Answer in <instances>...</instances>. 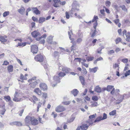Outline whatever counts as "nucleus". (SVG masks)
I'll list each match as a JSON object with an SVG mask.
<instances>
[{"mask_svg": "<svg viewBox=\"0 0 130 130\" xmlns=\"http://www.w3.org/2000/svg\"><path fill=\"white\" fill-rule=\"evenodd\" d=\"M79 5L76 1H74L72 5V8L70 11L71 14L76 12V10H79Z\"/></svg>", "mask_w": 130, "mask_h": 130, "instance_id": "f257e3e1", "label": "nucleus"}, {"mask_svg": "<svg viewBox=\"0 0 130 130\" xmlns=\"http://www.w3.org/2000/svg\"><path fill=\"white\" fill-rule=\"evenodd\" d=\"M35 78H32L28 80V82L30 83V86L32 88H34L38 84V82L35 79Z\"/></svg>", "mask_w": 130, "mask_h": 130, "instance_id": "f03ea898", "label": "nucleus"}, {"mask_svg": "<svg viewBox=\"0 0 130 130\" xmlns=\"http://www.w3.org/2000/svg\"><path fill=\"white\" fill-rule=\"evenodd\" d=\"M112 90L110 92V93L112 95L114 94L115 92V88L114 86L112 85H108L106 88V90L107 91H110Z\"/></svg>", "mask_w": 130, "mask_h": 130, "instance_id": "7ed1b4c3", "label": "nucleus"}, {"mask_svg": "<svg viewBox=\"0 0 130 130\" xmlns=\"http://www.w3.org/2000/svg\"><path fill=\"white\" fill-rule=\"evenodd\" d=\"M39 87L41 90L44 91L47 90V85L44 83H41L39 85Z\"/></svg>", "mask_w": 130, "mask_h": 130, "instance_id": "20e7f679", "label": "nucleus"}, {"mask_svg": "<svg viewBox=\"0 0 130 130\" xmlns=\"http://www.w3.org/2000/svg\"><path fill=\"white\" fill-rule=\"evenodd\" d=\"M19 95L18 92L16 91L14 95V98L13 100V101L17 102L20 101H21V99L19 98Z\"/></svg>", "mask_w": 130, "mask_h": 130, "instance_id": "39448f33", "label": "nucleus"}, {"mask_svg": "<svg viewBox=\"0 0 130 130\" xmlns=\"http://www.w3.org/2000/svg\"><path fill=\"white\" fill-rule=\"evenodd\" d=\"M66 110L65 108L62 106H59L55 108V111L57 112H61L64 111Z\"/></svg>", "mask_w": 130, "mask_h": 130, "instance_id": "423d86ee", "label": "nucleus"}, {"mask_svg": "<svg viewBox=\"0 0 130 130\" xmlns=\"http://www.w3.org/2000/svg\"><path fill=\"white\" fill-rule=\"evenodd\" d=\"M98 18L97 16L94 15L93 18L92 20V22H95V23L93 24V28H96V26L98 25V23L97 21L98 19Z\"/></svg>", "mask_w": 130, "mask_h": 130, "instance_id": "0eeeda50", "label": "nucleus"}, {"mask_svg": "<svg viewBox=\"0 0 130 130\" xmlns=\"http://www.w3.org/2000/svg\"><path fill=\"white\" fill-rule=\"evenodd\" d=\"M35 59L37 61L41 62L43 60V58L42 55L40 54L36 56L35 57Z\"/></svg>", "mask_w": 130, "mask_h": 130, "instance_id": "6e6552de", "label": "nucleus"}, {"mask_svg": "<svg viewBox=\"0 0 130 130\" xmlns=\"http://www.w3.org/2000/svg\"><path fill=\"white\" fill-rule=\"evenodd\" d=\"M93 123V122H89V124H83L82 125L80 126L82 130H87L90 124Z\"/></svg>", "mask_w": 130, "mask_h": 130, "instance_id": "1a4fd4ad", "label": "nucleus"}, {"mask_svg": "<svg viewBox=\"0 0 130 130\" xmlns=\"http://www.w3.org/2000/svg\"><path fill=\"white\" fill-rule=\"evenodd\" d=\"M38 51V46L35 45H33L31 46V51L33 53H36Z\"/></svg>", "mask_w": 130, "mask_h": 130, "instance_id": "9d476101", "label": "nucleus"}, {"mask_svg": "<svg viewBox=\"0 0 130 130\" xmlns=\"http://www.w3.org/2000/svg\"><path fill=\"white\" fill-rule=\"evenodd\" d=\"M123 35L124 36L125 34L126 36V40L127 41H129L130 40V32H129L126 33V30H124L122 32Z\"/></svg>", "mask_w": 130, "mask_h": 130, "instance_id": "9b49d317", "label": "nucleus"}, {"mask_svg": "<svg viewBox=\"0 0 130 130\" xmlns=\"http://www.w3.org/2000/svg\"><path fill=\"white\" fill-rule=\"evenodd\" d=\"M30 123L32 125H36L38 124V120L34 117H32Z\"/></svg>", "mask_w": 130, "mask_h": 130, "instance_id": "f8f14e48", "label": "nucleus"}, {"mask_svg": "<svg viewBox=\"0 0 130 130\" xmlns=\"http://www.w3.org/2000/svg\"><path fill=\"white\" fill-rule=\"evenodd\" d=\"M32 117L29 116H27L25 119V124H28L30 123Z\"/></svg>", "mask_w": 130, "mask_h": 130, "instance_id": "ddd939ff", "label": "nucleus"}, {"mask_svg": "<svg viewBox=\"0 0 130 130\" xmlns=\"http://www.w3.org/2000/svg\"><path fill=\"white\" fill-rule=\"evenodd\" d=\"M25 9L23 6H21L20 8L18 9V12L21 14L23 15L24 14L25 12Z\"/></svg>", "mask_w": 130, "mask_h": 130, "instance_id": "4468645a", "label": "nucleus"}, {"mask_svg": "<svg viewBox=\"0 0 130 130\" xmlns=\"http://www.w3.org/2000/svg\"><path fill=\"white\" fill-rule=\"evenodd\" d=\"M32 36L34 38H36L38 36H41L39 32L35 30L32 32L31 33Z\"/></svg>", "mask_w": 130, "mask_h": 130, "instance_id": "2eb2a0df", "label": "nucleus"}, {"mask_svg": "<svg viewBox=\"0 0 130 130\" xmlns=\"http://www.w3.org/2000/svg\"><path fill=\"white\" fill-rule=\"evenodd\" d=\"M53 37L52 36H50L48 37L46 41L48 43L50 44H52V40Z\"/></svg>", "mask_w": 130, "mask_h": 130, "instance_id": "dca6fc26", "label": "nucleus"}, {"mask_svg": "<svg viewBox=\"0 0 130 130\" xmlns=\"http://www.w3.org/2000/svg\"><path fill=\"white\" fill-rule=\"evenodd\" d=\"M34 92L39 95H40L42 94L41 90L38 88L35 89Z\"/></svg>", "mask_w": 130, "mask_h": 130, "instance_id": "f3484780", "label": "nucleus"}, {"mask_svg": "<svg viewBox=\"0 0 130 130\" xmlns=\"http://www.w3.org/2000/svg\"><path fill=\"white\" fill-rule=\"evenodd\" d=\"M34 12L36 15L40 14V11L37 9V8H32Z\"/></svg>", "mask_w": 130, "mask_h": 130, "instance_id": "a211bd4d", "label": "nucleus"}, {"mask_svg": "<svg viewBox=\"0 0 130 130\" xmlns=\"http://www.w3.org/2000/svg\"><path fill=\"white\" fill-rule=\"evenodd\" d=\"M45 18L43 17H40L39 18L38 22L39 23H42L45 22Z\"/></svg>", "mask_w": 130, "mask_h": 130, "instance_id": "6ab92c4d", "label": "nucleus"}, {"mask_svg": "<svg viewBox=\"0 0 130 130\" xmlns=\"http://www.w3.org/2000/svg\"><path fill=\"white\" fill-rule=\"evenodd\" d=\"M53 80L56 84L60 82V78L57 76H55L53 77Z\"/></svg>", "mask_w": 130, "mask_h": 130, "instance_id": "aec40b11", "label": "nucleus"}, {"mask_svg": "<svg viewBox=\"0 0 130 130\" xmlns=\"http://www.w3.org/2000/svg\"><path fill=\"white\" fill-rule=\"evenodd\" d=\"M62 71H64L66 73H68L71 71V69L65 67H62Z\"/></svg>", "mask_w": 130, "mask_h": 130, "instance_id": "412c9836", "label": "nucleus"}, {"mask_svg": "<svg viewBox=\"0 0 130 130\" xmlns=\"http://www.w3.org/2000/svg\"><path fill=\"white\" fill-rule=\"evenodd\" d=\"M7 70L9 72H12L13 70V67L11 65H9L7 67Z\"/></svg>", "mask_w": 130, "mask_h": 130, "instance_id": "4be33fe9", "label": "nucleus"}, {"mask_svg": "<svg viewBox=\"0 0 130 130\" xmlns=\"http://www.w3.org/2000/svg\"><path fill=\"white\" fill-rule=\"evenodd\" d=\"M79 78L82 85H85V81L84 78L82 76H80L79 77Z\"/></svg>", "mask_w": 130, "mask_h": 130, "instance_id": "5701e85b", "label": "nucleus"}, {"mask_svg": "<svg viewBox=\"0 0 130 130\" xmlns=\"http://www.w3.org/2000/svg\"><path fill=\"white\" fill-rule=\"evenodd\" d=\"M98 69V68L97 67H94L93 68H90L89 69V70L90 72H93L95 73L96 72L97 70Z\"/></svg>", "mask_w": 130, "mask_h": 130, "instance_id": "b1692460", "label": "nucleus"}, {"mask_svg": "<svg viewBox=\"0 0 130 130\" xmlns=\"http://www.w3.org/2000/svg\"><path fill=\"white\" fill-rule=\"evenodd\" d=\"M120 20L119 19H117L113 20L114 22L119 27H120L121 24L120 23H119Z\"/></svg>", "mask_w": 130, "mask_h": 130, "instance_id": "393cba45", "label": "nucleus"}, {"mask_svg": "<svg viewBox=\"0 0 130 130\" xmlns=\"http://www.w3.org/2000/svg\"><path fill=\"white\" fill-rule=\"evenodd\" d=\"M29 100L31 102H33L34 104L35 103V102L34 100L36 101H37L38 100V98L35 95H33L32 96V99H29Z\"/></svg>", "mask_w": 130, "mask_h": 130, "instance_id": "a878e982", "label": "nucleus"}, {"mask_svg": "<svg viewBox=\"0 0 130 130\" xmlns=\"http://www.w3.org/2000/svg\"><path fill=\"white\" fill-rule=\"evenodd\" d=\"M94 90L95 91L98 93H100L101 92V90L100 87L99 86H97L95 88Z\"/></svg>", "mask_w": 130, "mask_h": 130, "instance_id": "bb28decb", "label": "nucleus"}, {"mask_svg": "<svg viewBox=\"0 0 130 130\" xmlns=\"http://www.w3.org/2000/svg\"><path fill=\"white\" fill-rule=\"evenodd\" d=\"M78 91L76 89H74L71 91V93L74 96H76L78 94Z\"/></svg>", "mask_w": 130, "mask_h": 130, "instance_id": "cd10ccee", "label": "nucleus"}, {"mask_svg": "<svg viewBox=\"0 0 130 130\" xmlns=\"http://www.w3.org/2000/svg\"><path fill=\"white\" fill-rule=\"evenodd\" d=\"M6 37L1 36L0 37V41L2 42H5L7 41V39L6 38Z\"/></svg>", "mask_w": 130, "mask_h": 130, "instance_id": "c85d7f7f", "label": "nucleus"}, {"mask_svg": "<svg viewBox=\"0 0 130 130\" xmlns=\"http://www.w3.org/2000/svg\"><path fill=\"white\" fill-rule=\"evenodd\" d=\"M28 76L27 74H25L24 76L22 74H21L20 75V78L22 80H26L27 79V78L26 77Z\"/></svg>", "mask_w": 130, "mask_h": 130, "instance_id": "c756f323", "label": "nucleus"}, {"mask_svg": "<svg viewBox=\"0 0 130 130\" xmlns=\"http://www.w3.org/2000/svg\"><path fill=\"white\" fill-rule=\"evenodd\" d=\"M68 33L69 36V38L70 40L72 41L71 42V43L73 42L74 40V39L73 38H71V35H72V30H71L70 31L68 32Z\"/></svg>", "mask_w": 130, "mask_h": 130, "instance_id": "7c9ffc66", "label": "nucleus"}, {"mask_svg": "<svg viewBox=\"0 0 130 130\" xmlns=\"http://www.w3.org/2000/svg\"><path fill=\"white\" fill-rule=\"evenodd\" d=\"M94 29L92 30L90 33V34L91 36L92 37L94 36L95 35V32L96 31V28H94Z\"/></svg>", "mask_w": 130, "mask_h": 130, "instance_id": "2f4dec72", "label": "nucleus"}, {"mask_svg": "<svg viewBox=\"0 0 130 130\" xmlns=\"http://www.w3.org/2000/svg\"><path fill=\"white\" fill-rule=\"evenodd\" d=\"M58 49L59 50L60 53V54L63 53L66 51V50L64 48L61 47H59Z\"/></svg>", "mask_w": 130, "mask_h": 130, "instance_id": "473e14b6", "label": "nucleus"}, {"mask_svg": "<svg viewBox=\"0 0 130 130\" xmlns=\"http://www.w3.org/2000/svg\"><path fill=\"white\" fill-rule=\"evenodd\" d=\"M54 6L55 7H57L59 6L58 2V0H54Z\"/></svg>", "mask_w": 130, "mask_h": 130, "instance_id": "72a5a7b5", "label": "nucleus"}, {"mask_svg": "<svg viewBox=\"0 0 130 130\" xmlns=\"http://www.w3.org/2000/svg\"><path fill=\"white\" fill-rule=\"evenodd\" d=\"M96 116V113H95L94 114L91 115L89 116V118L90 119H89V120L90 122H92V119L93 118H94Z\"/></svg>", "mask_w": 130, "mask_h": 130, "instance_id": "f704fd0d", "label": "nucleus"}, {"mask_svg": "<svg viewBox=\"0 0 130 130\" xmlns=\"http://www.w3.org/2000/svg\"><path fill=\"white\" fill-rule=\"evenodd\" d=\"M46 37V35L45 34H44L41 37L39 38H37L36 39V40L38 41H39L42 38H45Z\"/></svg>", "mask_w": 130, "mask_h": 130, "instance_id": "c9c22d12", "label": "nucleus"}, {"mask_svg": "<svg viewBox=\"0 0 130 130\" xmlns=\"http://www.w3.org/2000/svg\"><path fill=\"white\" fill-rule=\"evenodd\" d=\"M92 104L91 105V107H96L98 105V104L97 102H91Z\"/></svg>", "mask_w": 130, "mask_h": 130, "instance_id": "e433bc0d", "label": "nucleus"}, {"mask_svg": "<svg viewBox=\"0 0 130 130\" xmlns=\"http://www.w3.org/2000/svg\"><path fill=\"white\" fill-rule=\"evenodd\" d=\"M65 14L66 18L68 19H69L70 18V16L69 14H71V12H70V11L69 12H66Z\"/></svg>", "mask_w": 130, "mask_h": 130, "instance_id": "4c0bfd02", "label": "nucleus"}, {"mask_svg": "<svg viewBox=\"0 0 130 130\" xmlns=\"http://www.w3.org/2000/svg\"><path fill=\"white\" fill-rule=\"evenodd\" d=\"M4 98L7 102H9L10 101V97L9 96H4Z\"/></svg>", "mask_w": 130, "mask_h": 130, "instance_id": "58836bf2", "label": "nucleus"}, {"mask_svg": "<svg viewBox=\"0 0 130 130\" xmlns=\"http://www.w3.org/2000/svg\"><path fill=\"white\" fill-rule=\"evenodd\" d=\"M102 120H103L102 119V117L101 116H100L97 118L94 121V122H99Z\"/></svg>", "mask_w": 130, "mask_h": 130, "instance_id": "ea45409f", "label": "nucleus"}, {"mask_svg": "<svg viewBox=\"0 0 130 130\" xmlns=\"http://www.w3.org/2000/svg\"><path fill=\"white\" fill-rule=\"evenodd\" d=\"M9 11H6L4 12L3 14V16L4 17H5L9 15Z\"/></svg>", "mask_w": 130, "mask_h": 130, "instance_id": "a19ab883", "label": "nucleus"}, {"mask_svg": "<svg viewBox=\"0 0 130 130\" xmlns=\"http://www.w3.org/2000/svg\"><path fill=\"white\" fill-rule=\"evenodd\" d=\"M116 114V110H113L112 111L110 112L109 114L110 115H112L113 116Z\"/></svg>", "mask_w": 130, "mask_h": 130, "instance_id": "79ce46f5", "label": "nucleus"}, {"mask_svg": "<svg viewBox=\"0 0 130 130\" xmlns=\"http://www.w3.org/2000/svg\"><path fill=\"white\" fill-rule=\"evenodd\" d=\"M121 39L119 37L118 38L116 39L115 40V42L116 44H118L121 41Z\"/></svg>", "mask_w": 130, "mask_h": 130, "instance_id": "37998d69", "label": "nucleus"}, {"mask_svg": "<svg viewBox=\"0 0 130 130\" xmlns=\"http://www.w3.org/2000/svg\"><path fill=\"white\" fill-rule=\"evenodd\" d=\"M94 58L93 57H88L86 59L88 61H89L92 60Z\"/></svg>", "mask_w": 130, "mask_h": 130, "instance_id": "c03bdc74", "label": "nucleus"}, {"mask_svg": "<svg viewBox=\"0 0 130 130\" xmlns=\"http://www.w3.org/2000/svg\"><path fill=\"white\" fill-rule=\"evenodd\" d=\"M115 53V51L114 50H112L108 51V54L109 55H111Z\"/></svg>", "mask_w": 130, "mask_h": 130, "instance_id": "a18cd8bd", "label": "nucleus"}, {"mask_svg": "<svg viewBox=\"0 0 130 130\" xmlns=\"http://www.w3.org/2000/svg\"><path fill=\"white\" fill-rule=\"evenodd\" d=\"M92 99L94 101H97L99 99V98L96 96L94 95L92 96Z\"/></svg>", "mask_w": 130, "mask_h": 130, "instance_id": "49530a36", "label": "nucleus"}, {"mask_svg": "<svg viewBox=\"0 0 130 130\" xmlns=\"http://www.w3.org/2000/svg\"><path fill=\"white\" fill-rule=\"evenodd\" d=\"M58 75L59 76L62 77L65 76L66 75V74L62 72H61L59 73Z\"/></svg>", "mask_w": 130, "mask_h": 130, "instance_id": "de8ad7c7", "label": "nucleus"}, {"mask_svg": "<svg viewBox=\"0 0 130 130\" xmlns=\"http://www.w3.org/2000/svg\"><path fill=\"white\" fill-rule=\"evenodd\" d=\"M105 4L106 6L107 7H109L111 5V3L109 1H106Z\"/></svg>", "mask_w": 130, "mask_h": 130, "instance_id": "09e8293b", "label": "nucleus"}, {"mask_svg": "<svg viewBox=\"0 0 130 130\" xmlns=\"http://www.w3.org/2000/svg\"><path fill=\"white\" fill-rule=\"evenodd\" d=\"M120 7L124 11L127 12V9L126 8L125 6L124 5H122L120 6Z\"/></svg>", "mask_w": 130, "mask_h": 130, "instance_id": "8fccbe9b", "label": "nucleus"}, {"mask_svg": "<svg viewBox=\"0 0 130 130\" xmlns=\"http://www.w3.org/2000/svg\"><path fill=\"white\" fill-rule=\"evenodd\" d=\"M100 12L101 14H102L103 16H105V13L104 10V9L102 10H101L100 11Z\"/></svg>", "mask_w": 130, "mask_h": 130, "instance_id": "3c124183", "label": "nucleus"}, {"mask_svg": "<svg viewBox=\"0 0 130 130\" xmlns=\"http://www.w3.org/2000/svg\"><path fill=\"white\" fill-rule=\"evenodd\" d=\"M82 39L81 38H78L76 40V42L78 43H79L81 42L82 41Z\"/></svg>", "mask_w": 130, "mask_h": 130, "instance_id": "603ef678", "label": "nucleus"}, {"mask_svg": "<svg viewBox=\"0 0 130 130\" xmlns=\"http://www.w3.org/2000/svg\"><path fill=\"white\" fill-rule=\"evenodd\" d=\"M74 15L76 18L78 19H81L82 18L81 16H80L77 13H75Z\"/></svg>", "mask_w": 130, "mask_h": 130, "instance_id": "864d4df0", "label": "nucleus"}, {"mask_svg": "<svg viewBox=\"0 0 130 130\" xmlns=\"http://www.w3.org/2000/svg\"><path fill=\"white\" fill-rule=\"evenodd\" d=\"M75 119V117H72L71 118L70 120H68L67 122L69 123H71L73 122Z\"/></svg>", "mask_w": 130, "mask_h": 130, "instance_id": "5fc2aeb1", "label": "nucleus"}, {"mask_svg": "<svg viewBox=\"0 0 130 130\" xmlns=\"http://www.w3.org/2000/svg\"><path fill=\"white\" fill-rule=\"evenodd\" d=\"M32 19L33 21L34 22H38V20L37 18H36L34 17H32Z\"/></svg>", "mask_w": 130, "mask_h": 130, "instance_id": "6e6d98bb", "label": "nucleus"}, {"mask_svg": "<svg viewBox=\"0 0 130 130\" xmlns=\"http://www.w3.org/2000/svg\"><path fill=\"white\" fill-rule=\"evenodd\" d=\"M130 74V70L126 71V72L125 73V77L129 75Z\"/></svg>", "mask_w": 130, "mask_h": 130, "instance_id": "4d7b16f0", "label": "nucleus"}, {"mask_svg": "<svg viewBox=\"0 0 130 130\" xmlns=\"http://www.w3.org/2000/svg\"><path fill=\"white\" fill-rule=\"evenodd\" d=\"M120 91L119 89H117L115 90V92L113 95H117L119 93Z\"/></svg>", "mask_w": 130, "mask_h": 130, "instance_id": "13d9d810", "label": "nucleus"}, {"mask_svg": "<svg viewBox=\"0 0 130 130\" xmlns=\"http://www.w3.org/2000/svg\"><path fill=\"white\" fill-rule=\"evenodd\" d=\"M42 96L43 97L46 99L47 97L46 93L45 92L43 93H42Z\"/></svg>", "mask_w": 130, "mask_h": 130, "instance_id": "bf43d9fd", "label": "nucleus"}, {"mask_svg": "<svg viewBox=\"0 0 130 130\" xmlns=\"http://www.w3.org/2000/svg\"><path fill=\"white\" fill-rule=\"evenodd\" d=\"M9 64V62L7 60H5L4 61V63L3 64V65H7Z\"/></svg>", "mask_w": 130, "mask_h": 130, "instance_id": "052dcab7", "label": "nucleus"}, {"mask_svg": "<svg viewBox=\"0 0 130 130\" xmlns=\"http://www.w3.org/2000/svg\"><path fill=\"white\" fill-rule=\"evenodd\" d=\"M107 118V115L105 113L103 114V118L102 117V119L103 120H104L106 119Z\"/></svg>", "mask_w": 130, "mask_h": 130, "instance_id": "680f3d73", "label": "nucleus"}, {"mask_svg": "<svg viewBox=\"0 0 130 130\" xmlns=\"http://www.w3.org/2000/svg\"><path fill=\"white\" fill-rule=\"evenodd\" d=\"M82 68L83 69V73L84 74H85L87 73V72L86 69L82 67Z\"/></svg>", "mask_w": 130, "mask_h": 130, "instance_id": "e2e57ef3", "label": "nucleus"}, {"mask_svg": "<svg viewBox=\"0 0 130 130\" xmlns=\"http://www.w3.org/2000/svg\"><path fill=\"white\" fill-rule=\"evenodd\" d=\"M122 30L121 29H120L118 30V32L119 34L120 35H122V33H121Z\"/></svg>", "mask_w": 130, "mask_h": 130, "instance_id": "0e129e2a", "label": "nucleus"}, {"mask_svg": "<svg viewBox=\"0 0 130 130\" xmlns=\"http://www.w3.org/2000/svg\"><path fill=\"white\" fill-rule=\"evenodd\" d=\"M129 66V64H127L124 68V71H126L128 69V67Z\"/></svg>", "mask_w": 130, "mask_h": 130, "instance_id": "69168bd1", "label": "nucleus"}, {"mask_svg": "<svg viewBox=\"0 0 130 130\" xmlns=\"http://www.w3.org/2000/svg\"><path fill=\"white\" fill-rule=\"evenodd\" d=\"M70 101H66L63 102H62V103L64 105H68L70 103Z\"/></svg>", "mask_w": 130, "mask_h": 130, "instance_id": "338daca9", "label": "nucleus"}, {"mask_svg": "<svg viewBox=\"0 0 130 130\" xmlns=\"http://www.w3.org/2000/svg\"><path fill=\"white\" fill-rule=\"evenodd\" d=\"M128 59H123L122 60V61L124 63H126Z\"/></svg>", "mask_w": 130, "mask_h": 130, "instance_id": "774afa93", "label": "nucleus"}]
</instances>
